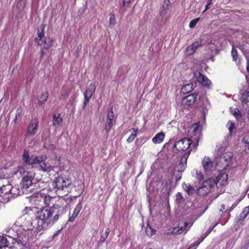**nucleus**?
<instances>
[{"label":"nucleus","instance_id":"13","mask_svg":"<svg viewBox=\"0 0 249 249\" xmlns=\"http://www.w3.org/2000/svg\"><path fill=\"white\" fill-rule=\"evenodd\" d=\"M96 87L94 84H90L88 88L86 89V91L84 93L85 100L84 102V107L89 102L91 97L95 92Z\"/></svg>","mask_w":249,"mask_h":249},{"label":"nucleus","instance_id":"32","mask_svg":"<svg viewBox=\"0 0 249 249\" xmlns=\"http://www.w3.org/2000/svg\"><path fill=\"white\" fill-rule=\"evenodd\" d=\"M231 113L236 117L237 120H240L242 118V115L239 110L237 108L231 107Z\"/></svg>","mask_w":249,"mask_h":249},{"label":"nucleus","instance_id":"49","mask_svg":"<svg viewBox=\"0 0 249 249\" xmlns=\"http://www.w3.org/2000/svg\"><path fill=\"white\" fill-rule=\"evenodd\" d=\"M182 168H183V165H181V164L179 163L178 164V165L176 167V168H175V171L179 172H180V173H182L186 169V168H184L183 169H182Z\"/></svg>","mask_w":249,"mask_h":249},{"label":"nucleus","instance_id":"57","mask_svg":"<svg viewBox=\"0 0 249 249\" xmlns=\"http://www.w3.org/2000/svg\"><path fill=\"white\" fill-rule=\"evenodd\" d=\"M164 3L165 5H166L165 6H167V7L170 4V2L169 0H164Z\"/></svg>","mask_w":249,"mask_h":249},{"label":"nucleus","instance_id":"22","mask_svg":"<svg viewBox=\"0 0 249 249\" xmlns=\"http://www.w3.org/2000/svg\"><path fill=\"white\" fill-rule=\"evenodd\" d=\"M45 27V25L43 24H41L40 26V30H38L37 32L38 36L36 38L35 42L38 45H40L42 44V42L41 39L42 38L44 37V29Z\"/></svg>","mask_w":249,"mask_h":249},{"label":"nucleus","instance_id":"20","mask_svg":"<svg viewBox=\"0 0 249 249\" xmlns=\"http://www.w3.org/2000/svg\"><path fill=\"white\" fill-rule=\"evenodd\" d=\"M202 165L206 172H209L213 166L212 160L208 157H205L202 161Z\"/></svg>","mask_w":249,"mask_h":249},{"label":"nucleus","instance_id":"8","mask_svg":"<svg viewBox=\"0 0 249 249\" xmlns=\"http://www.w3.org/2000/svg\"><path fill=\"white\" fill-rule=\"evenodd\" d=\"M35 177V174L33 172H28L22 177L20 182L21 187L24 189L29 188L32 184L33 181Z\"/></svg>","mask_w":249,"mask_h":249},{"label":"nucleus","instance_id":"50","mask_svg":"<svg viewBox=\"0 0 249 249\" xmlns=\"http://www.w3.org/2000/svg\"><path fill=\"white\" fill-rule=\"evenodd\" d=\"M228 158L227 159V158H226V155H223L222 156H221L220 157L221 160H223L224 161H227L229 160H230L232 157V155H231V154L230 153V154L228 155Z\"/></svg>","mask_w":249,"mask_h":249},{"label":"nucleus","instance_id":"63","mask_svg":"<svg viewBox=\"0 0 249 249\" xmlns=\"http://www.w3.org/2000/svg\"><path fill=\"white\" fill-rule=\"evenodd\" d=\"M234 124H231V126L229 127V130H230V131L231 132V129H232V126H233Z\"/></svg>","mask_w":249,"mask_h":249},{"label":"nucleus","instance_id":"46","mask_svg":"<svg viewBox=\"0 0 249 249\" xmlns=\"http://www.w3.org/2000/svg\"><path fill=\"white\" fill-rule=\"evenodd\" d=\"M167 13V7L164 5L162 6V9L160 11V15L162 17L164 16Z\"/></svg>","mask_w":249,"mask_h":249},{"label":"nucleus","instance_id":"29","mask_svg":"<svg viewBox=\"0 0 249 249\" xmlns=\"http://www.w3.org/2000/svg\"><path fill=\"white\" fill-rule=\"evenodd\" d=\"M218 179V182L220 183V184L224 185L228 180V175L225 173L220 174L217 177Z\"/></svg>","mask_w":249,"mask_h":249},{"label":"nucleus","instance_id":"23","mask_svg":"<svg viewBox=\"0 0 249 249\" xmlns=\"http://www.w3.org/2000/svg\"><path fill=\"white\" fill-rule=\"evenodd\" d=\"M21 187V188H19V187H13L12 186L10 194L12 195V198L22 195L24 193V190Z\"/></svg>","mask_w":249,"mask_h":249},{"label":"nucleus","instance_id":"6","mask_svg":"<svg viewBox=\"0 0 249 249\" xmlns=\"http://www.w3.org/2000/svg\"><path fill=\"white\" fill-rule=\"evenodd\" d=\"M191 143L190 139L184 138L175 142L173 148H176L178 152L185 151L189 149Z\"/></svg>","mask_w":249,"mask_h":249},{"label":"nucleus","instance_id":"40","mask_svg":"<svg viewBox=\"0 0 249 249\" xmlns=\"http://www.w3.org/2000/svg\"><path fill=\"white\" fill-rule=\"evenodd\" d=\"M52 41L53 40L50 38L46 39L44 42V45L43 46V49L47 50L51 46L52 44Z\"/></svg>","mask_w":249,"mask_h":249},{"label":"nucleus","instance_id":"45","mask_svg":"<svg viewBox=\"0 0 249 249\" xmlns=\"http://www.w3.org/2000/svg\"><path fill=\"white\" fill-rule=\"evenodd\" d=\"M109 23L111 25H114L116 23V19L114 14H110V18L109 19Z\"/></svg>","mask_w":249,"mask_h":249},{"label":"nucleus","instance_id":"30","mask_svg":"<svg viewBox=\"0 0 249 249\" xmlns=\"http://www.w3.org/2000/svg\"><path fill=\"white\" fill-rule=\"evenodd\" d=\"M49 96L48 91H46L43 93L41 96L38 97V103L39 105L43 104L45 101L47 100Z\"/></svg>","mask_w":249,"mask_h":249},{"label":"nucleus","instance_id":"27","mask_svg":"<svg viewBox=\"0 0 249 249\" xmlns=\"http://www.w3.org/2000/svg\"><path fill=\"white\" fill-rule=\"evenodd\" d=\"M191 151V150H188L187 152L184 154L181 158L180 164H181V165H183V168H182V169H183L184 168L186 167L187 159L190 155Z\"/></svg>","mask_w":249,"mask_h":249},{"label":"nucleus","instance_id":"48","mask_svg":"<svg viewBox=\"0 0 249 249\" xmlns=\"http://www.w3.org/2000/svg\"><path fill=\"white\" fill-rule=\"evenodd\" d=\"M212 3H213V0H208L207 4L205 6V9L204 10V11L203 12V13H204L205 11H206L207 10H208L211 7V5L212 4Z\"/></svg>","mask_w":249,"mask_h":249},{"label":"nucleus","instance_id":"53","mask_svg":"<svg viewBox=\"0 0 249 249\" xmlns=\"http://www.w3.org/2000/svg\"><path fill=\"white\" fill-rule=\"evenodd\" d=\"M196 178L199 180H202L203 179V176L200 173H196Z\"/></svg>","mask_w":249,"mask_h":249},{"label":"nucleus","instance_id":"33","mask_svg":"<svg viewBox=\"0 0 249 249\" xmlns=\"http://www.w3.org/2000/svg\"><path fill=\"white\" fill-rule=\"evenodd\" d=\"M132 132L128 139L126 140V141L128 143L132 142L134 140L136 136L137 132L138 131V128H133L131 129Z\"/></svg>","mask_w":249,"mask_h":249},{"label":"nucleus","instance_id":"7","mask_svg":"<svg viewBox=\"0 0 249 249\" xmlns=\"http://www.w3.org/2000/svg\"><path fill=\"white\" fill-rule=\"evenodd\" d=\"M197 105L203 109V111H207L210 107V103L206 98L205 94L197 93V99L196 101Z\"/></svg>","mask_w":249,"mask_h":249},{"label":"nucleus","instance_id":"10","mask_svg":"<svg viewBox=\"0 0 249 249\" xmlns=\"http://www.w3.org/2000/svg\"><path fill=\"white\" fill-rule=\"evenodd\" d=\"M197 93H194V94L188 95L184 97L181 101V104L185 108H187L193 105L196 101Z\"/></svg>","mask_w":249,"mask_h":249},{"label":"nucleus","instance_id":"9","mask_svg":"<svg viewBox=\"0 0 249 249\" xmlns=\"http://www.w3.org/2000/svg\"><path fill=\"white\" fill-rule=\"evenodd\" d=\"M199 124L195 123L193 124L190 128V132H192V137L196 141V145H197L199 139L201 135V130L199 129Z\"/></svg>","mask_w":249,"mask_h":249},{"label":"nucleus","instance_id":"19","mask_svg":"<svg viewBox=\"0 0 249 249\" xmlns=\"http://www.w3.org/2000/svg\"><path fill=\"white\" fill-rule=\"evenodd\" d=\"M193 224V222L192 223H188L187 222H185L183 226L182 227H178L176 228H174L172 229V231H171V233L173 234H180L184 231L185 229L189 226V228H190Z\"/></svg>","mask_w":249,"mask_h":249},{"label":"nucleus","instance_id":"52","mask_svg":"<svg viewBox=\"0 0 249 249\" xmlns=\"http://www.w3.org/2000/svg\"><path fill=\"white\" fill-rule=\"evenodd\" d=\"M238 203V202H237V201L234 203L232 204V205L230 207V208H229L228 210H227V211H228L229 212H230L231 211L237 206Z\"/></svg>","mask_w":249,"mask_h":249},{"label":"nucleus","instance_id":"24","mask_svg":"<svg viewBox=\"0 0 249 249\" xmlns=\"http://www.w3.org/2000/svg\"><path fill=\"white\" fill-rule=\"evenodd\" d=\"M165 135L163 132H160L157 134L152 139V142L154 143H160L164 140Z\"/></svg>","mask_w":249,"mask_h":249},{"label":"nucleus","instance_id":"26","mask_svg":"<svg viewBox=\"0 0 249 249\" xmlns=\"http://www.w3.org/2000/svg\"><path fill=\"white\" fill-rule=\"evenodd\" d=\"M249 213V206L245 207L243 209L242 212L240 213L239 215L238 216V220L239 221H242L244 220L248 214Z\"/></svg>","mask_w":249,"mask_h":249},{"label":"nucleus","instance_id":"3","mask_svg":"<svg viewBox=\"0 0 249 249\" xmlns=\"http://www.w3.org/2000/svg\"><path fill=\"white\" fill-rule=\"evenodd\" d=\"M216 184L215 180L213 178H210L204 181L203 183L196 189V193L200 196L206 195Z\"/></svg>","mask_w":249,"mask_h":249},{"label":"nucleus","instance_id":"41","mask_svg":"<svg viewBox=\"0 0 249 249\" xmlns=\"http://www.w3.org/2000/svg\"><path fill=\"white\" fill-rule=\"evenodd\" d=\"M231 55L232 57V60L234 61H236L238 58V53L236 49L234 47H232V50L231 52Z\"/></svg>","mask_w":249,"mask_h":249},{"label":"nucleus","instance_id":"5","mask_svg":"<svg viewBox=\"0 0 249 249\" xmlns=\"http://www.w3.org/2000/svg\"><path fill=\"white\" fill-rule=\"evenodd\" d=\"M12 189L11 184L3 185L0 187V201L6 203L12 198V195L10 194Z\"/></svg>","mask_w":249,"mask_h":249},{"label":"nucleus","instance_id":"58","mask_svg":"<svg viewBox=\"0 0 249 249\" xmlns=\"http://www.w3.org/2000/svg\"><path fill=\"white\" fill-rule=\"evenodd\" d=\"M197 247L194 246V243L192 244V247H189V248H188L187 249H196Z\"/></svg>","mask_w":249,"mask_h":249},{"label":"nucleus","instance_id":"43","mask_svg":"<svg viewBox=\"0 0 249 249\" xmlns=\"http://www.w3.org/2000/svg\"><path fill=\"white\" fill-rule=\"evenodd\" d=\"M199 20V18H196L192 20L189 23V27L192 29L195 28Z\"/></svg>","mask_w":249,"mask_h":249},{"label":"nucleus","instance_id":"28","mask_svg":"<svg viewBox=\"0 0 249 249\" xmlns=\"http://www.w3.org/2000/svg\"><path fill=\"white\" fill-rule=\"evenodd\" d=\"M183 188L188 195H193L195 191L194 188L190 184H184L183 185Z\"/></svg>","mask_w":249,"mask_h":249},{"label":"nucleus","instance_id":"17","mask_svg":"<svg viewBox=\"0 0 249 249\" xmlns=\"http://www.w3.org/2000/svg\"><path fill=\"white\" fill-rule=\"evenodd\" d=\"M36 197L39 201L43 202L45 205H49L52 200L53 199V197L49 195H47L46 194L41 193H37Z\"/></svg>","mask_w":249,"mask_h":249},{"label":"nucleus","instance_id":"16","mask_svg":"<svg viewBox=\"0 0 249 249\" xmlns=\"http://www.w3.org/2000/svg\"><path fill=\"white\" fill-rule=\"evenodd\" d=\"M114 118V113L111 110L107 113V118L105 125V129L107 134L108 133L113 125V120Z\"/></svg>","mask_w":249,"mask_h":249},{"label":"nucleus","instance_id":"37","mask_svg":"<svg viewBox=\"0 0 249 249\" xmlns=\"http://www.w3.org/2000/svg\"><path fill=\"white\" fill-rule=\"evenodd\" d=\"M241 100L243 104L249 102V91L244 92L242 93Z\"/></svg>","mask_w":249,"mask_h":249},{"label":"nucleus","instance_id":"1","mask_svg":"<svg viewBox=\"0 0 249 249\" xmlns=\"http://www.w3.org/2000/svg\"><path fill=\"white\" fill-rule=\"evenodd\" d=\"M58 211L55 207H43L39 210L31 207H26L22 210V215L18 220L21 224L31 226L38 230H44L55 223L58 219Z\"/></svg>","mask_w":249,"mask_h":249},{"label":"nucleus","instance_id":"51","mask_svg":"<svg viewBox=\"0 0 249 249\" xmlns=\"http://www.w3.org/2000/svg\"><path fill=\"white\" fill-rule=\"evenodd\" d=\"M242 141L244 143L249 144V138L246 136L243 137Z\"/></svg>","mask_w":249,"mask_h":249},{"label":"nucleus","instance_id":"14","mask_svg":"<svg viewBox=\"0 0 249 249\" xmlns=\"http://www.w3.org/2000/svg\"><path fill=\"white\" fill-rule=\"evenodd\" d=\"M161 192L164 197H167L170 195L171 191V182L170 180H163L161 181Z\"/></svg>","mask_w":249,"mask_h":249},{"label":"nucleus","instance_id":"42","mask_svg":"<svg viewBox=\"0 0 249 249\" xmlns=\"http://www.w3.org/2000/svg\"><path fill=\"white\" fill-rule=\"evenodd\" d=\"M22 109L21 107H18L16 110V117L14 119L15 123H16V121L19 119L21 117V114L22 113Z\"/></svg>","mask_w":249,"mask_h":249},{"label":"nucleus","instance_id":"36","mask_svg":"<svg viewBox=\"0 0 249 249\" xmlns=\"http://www.w3.org/2000/svg\"><path fill=\"white\" fill-rule=\"evenodd\" d=\"M145 232L148 236H152L156 233V231L148 224L145 228Z\"/></svg>","mask_w":249,"mask_h":249},{"label":"nucleus","instance_id":"54","mask_svg":"<svg viewBox=\"0 0 249 249\" xmlns=\"http://www.w3.org/2000/svg\"><path fill=\"white\" fill-rule=\"evenodd\" d=\"M242 52L243 53V54H244L245 56L246 57L248 62H249L248 54H249V52H248V50L244 51L243 50H242Z\"/></svg>","mask_w":249,"mask_h":249},{"label":"nucleus","instance_id":"4","mask_svg":"<svg viewBox=\"0 0 249 249\" xmlns=\"http://www.w3.org/2000/svg\"><path fill=\"white\" fill-rule=\"evenodd\" d=\"M22 157L23 162L28 165L36 164L43 160V157L34 155H30L28 151L26 149L24 150Z\"/></svg>","mask_w":249,"mask_h":249},{"label":"nucleus","instance_id":"12","mask_svg":"<svg viewBox=\"0 0 249 249\" xmlns=\"http://www.w3.org/2000/svg\"><path fill=\"white\" fill-rule=\"evenodd\" d=\"M202 39L199 38L193 44L188 46L185 49V52L187 55H191L195 53L197 48L202 46Z\"/></svg>","mask_w":249,"mask_h":249},{"label":"nucleus","instance_id":"25","mask_svg":"<svg viewBox=\"0 0 249 249\" xmlns=\"http://www.w3.org/2000/svg\"><path fill=\"white\" fill-rule=\"evenodd\" d=\"M62 123V119L60 117V114L57 115L56 114L53 115V125L55 127L57 128Z\"/></svg>","mask_w":249,"mask_h":249},{"label":"nucleus","instance_id":"47","mask_svg":"<svg viewBox=\"0 0 249 249\" xmlns=\"http://www.w3.org/2000/svg\"><path fill=\"white\" fill-rule=\"evenodd\" d=\"M130 2V0H123V6L125 10H126V8L129 7Z\"/></svg>","mask_w":249,"mask_h":249},{"label":"nucleus","instance_id":"56","mask_svg":"<svg viewBox=\"0 0 249 249\" xmlns=\"http://www.w3.org/2000/svg\"><path fill=\"white\" fill-rule=\"evenodd\" d=\"M76 198H77L76 196H70L69 197L67 198V200L69 199L70 200V201H71L73 200H76Z\"/></svg>","mask_w":249,"mask_h":249},{"label":"nucleus","instance_id":"38","mask_svg":"<svg viewBox=\"0 0 249 249\" xmlns=\"http://www.w3.org/2000/svg\"><path fill=\"white\" fill-rule=\"evenodd\" d=\"M26 166L25 165L18 166L17 169V172L19 173L20 175H22L23 177L24 175H26L28 172L26 171Z\"/></svg>","mask_w":249,"mask_h":249},{"label":"nucleus","instance_id":"39","mask_svg":"<svg viewBox=\"0 0 249 249\" xmlns=\"http://www.w3.org/2000/svg\"><path fill=\"white\" fill-rule=\"evenodd\" d=\"M184 201V198L182 194L178 192L176 195V202L178 204H180Z\"/></svg>","mask_w":249,"mask_h":249},{"label":"nucleus","instance_id":"44","mask_svg":"<svg viewBox=\"0 0 249 249\" xmlns=\"http://www.w3.org/2000/svg\"><path fill=\"white\" fill-rule=\"evenodd\" d=\"M174 174L175 176L176 183H177L181 178L182 173H180V172H179L178 171H176L175 170Z\"/></svg>","mask_w":249,"mask_h":249},{"label":"nucleus","instance_id":"18","mask_svg":"<svg viewBox=\"0 0 249 249\" xmlns=\"http://www.w3.org/2000/svg\"><path fill=\"white\" fill-rule=\"evenodd\" d=\"M218 224V223H217L213 226L210 227L204 234H202L196 241L194 242V246L197 247L199 244L212 232Z\"/></svg>","mask_w":249,"mask_h":249},{"label":"nucleus","instance_id":"55","mask_svg":"<svg viewBox=\"0 0 249 249\" xmlns=\"http://www.w3.org/2000/svg\"><path fill=\"white\" fill-rule=\"evenodd\" d=\"M107 234L106 235H104V234L101 236V238L99 240V242H104L107 238Z\"/></svg>","mask_w":249,"mask_h":249},{"label":"nucleus","instance_id":"62","mask_svg":"<svg viewBox=\"0 0 249 249\" xmlns=\"http://www.w3.org/2000/svg\"><path fill=\"white\" fill-rule=\"evenodd\" d=\"M108 234H109V231L108 230H107L106 231H105V233L104 234V235H107V237L108 236Z\"/></svg>","mask_w":249,"mask_h":249},{"label":"nucleus","instance_id":"31","mask_svg":"<svg viewBox=\"0 0 249 249\" xmlns=\"http://www.w3.org/2000/svg\"><path fill=\"white\" fill-rule=\"evenodd\" d=\"M193 83H189L187 84L184 85L181 88V91L184 93H188L193 89Z\"/></svg>","mask_w":249,"mask_h":249},{"label":"nucleus","instance_id":"2","mask_svg":"<svg viewBox=\"0 0 249 249\" xmlns=\"http://www.w3.org/2000/svg\"><path fill=\"white\" fill-rule=\"evenodd\" d=\"M71 184V181L68 179H64L62 177L56 178L53 182V186L55 189V192L59 197L66 196L70 192L69 186Z\"/></svg>","mask_w":249,"mask_h":249},{"label":"nucleus","instance_id":"60","mask_svg":"<svg viewBox=\"0 0 249 249\" xmlns=\"http://www.w3.org/2000/svg\"><path fill=\"white\" fill-rule=\"evenodd\" d=\"M225 205H224L222 204V205H221V209H220V211H224V210H225Z\"/></svg>","mask_w":249,"mask_h":249},{"label":"nucleus","instance_id":"21","mask_svg":"<svg viewBox=\"0 0 249 249\" xmlns=\"http://www.w3.org/2000/svg\"><path fill=\"white\" fill-rule=\"evenodd\" d=\"M43 161L44 160L41 162H39L40 163L39 167L41 170L44 172H49L53 170V166L52 165L48 162Z\"/></svg>","mask_w":249,"mask_h":249},{"label":"nucleus","instance_id":"61","mask_svg":"<svg viewBox=\"0 0 249 249\" xmlns=\"http://www.w3.org/2000/svg\"><path fill=\"white\" fill-rule=\"evenodd\" d=\"M60 231H61V230H58L57 231H56V232L53 234V236H57L59 234V233L60 232Z\"/></svg>","mask_w":249,"mask_h":249},{"label":"nucleus","instance_id":"34","mask_svg":"<svg viewBox=\"0 0 249 249\" xmlns=\"http://www.w3.org/2000/svg\"><path fill=\"white\" fill-rule=\"evenodd\" d=\"M78 216V210L76 208L73 210L72 213H70V216L68 220V222H72L74 221L75 219ZM68 224V223H67V225Z\"/></svg>","mask_w":249,"mask_h":249},{"label":"nucleus","instance_id":"15","mask_svg":"<svg viewBox=\"0 0 249 249\" xmlns=\"http://www.w3.org/2000/svg\"><path fill=\"white\" fill-rule=\"evenodd\" d=\"M37 127V120L36 119L33 120L28 126V130L26 133V135L27 136H33L35 135L36 133Z\"/></svg>","mask_w":249,"mask_h":249},{"label":"nucleus","instance_id":"59","mask_svg":"<svg viewBox=\"0 0 249 249\" xmlns=\"http://www.w3.org/2000/svg\"><path fill=\"white\" fill-rule=\"evenodd\" d=\"M45 54V52L43 50H42L41 51V57H43Z\"/></svg>","mask_w":249,"mask_h":249},{"label":"nucleus","instance_id":"11","mask_svg":"<svg viewBox=\"0 0 249 249\" xmlns=\"http://www.w3.org/2000/svg\"><path fill=\"white\" fill-rule=\"evenodd\" d=\"M194 76L196 78L197 81L204 86L209 87L212 84L211 81L200 71L194 72Z\"/></svg>","mask_w":249,"mask_h":249},{"label":"nucleus","instance_id":"35","mask_svg":"<svg viewBox=\"0 0 249 249\" xmlns=\"http://www.w3.org/2000/svg\"><path fill=\"white\" fill-rule=\"evenodd\" d=\"M8 246V242L6 237L0 235V249L6 247Z\"/></svg>","mask_w":249,"mask_h":249},{"label":"nucleus","instance_id":"64","mask_svg":"<svg viewBox=\"0 0 249 249\" xmlns=\"http://www.w3.org/2000/svg\"><path fill=\"white\" fill-rule=\"evenodd\" d=\"M247 42L249 43V36L247 38Z\"/></svg>","mask_w":249,"mask_h":249}]
</instances>
